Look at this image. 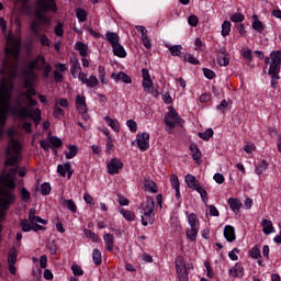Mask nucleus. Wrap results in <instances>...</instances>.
Wrapping results in <instances>:
<instances>
[{"mask_svg": "<svg viewBox=\"0 0 281 281\" xmlns=\"http://www.w3.org/2000/svg\"><path fill=\"white\" fill-rule=\"evenodd\" d=\"M9 115L20 120H27V117H32V110L27 106H22L21 99H15V106L8 105L4 109H0V126L8 124Z\"/></svg>", "mask_w": 281, "mask_h": 281, "instance_id": "obj_1", "label": "nucleus"}, {"mask_svg": "<svg viewBox=\"0 0 281 281\" xmlns=\"http://www.w3.org/2000/svg\"><path fill=\"white\" fill-rule=\"evenodd\" d=\"M36 5L40 10L36 13V19H38L41 23L49 25V20L46 18V15H44L43 12H53V14H56V12H58L56 0H36Z\"/></svg>", "mask_w": 281, "mask_h": 281, "instance_id": "obj_2", "label": "nucleus"}, {"mask_svg": "<svg viewBox=\"0 0 281 281\" xmlns=\"http://www.w3.org/2000/svg\"><path fill=\"white\" fill-rule=\"evenodd\" d=\"M155 200L148 198L146 202L142 203L140 212H142V225L144 227L148 226V223L153 225L155 223Z\"/></svg>", "mask_w": 281, "mask_h": 281, "instance_id": "obj_3", "label": "nucleus"}, {"mask_svg": "<svg viewBox=\"0 0 281 281\" xmlns=\"http://www.w3.org/2000/svg\"><path fill=\"white\" fill-rule=\"evenodd\" d=\"M12 91H14V85L8 82V78L2 77L0 80V109H5L10 105Z\"/></svg>", "mask_w": 281, "mask_h": 281, "instance_id": "obj_4", "label": "nucleus"}, {"mask_svg": "<svg viewBox=\"0 0 281 281\" xmlns=\"http://www.w3.org/2000/svg\"><path fill=\"white\" fill-rule=\"evenodd\" d=\"M183 122L186 121L181 119V116H179V113L177 112V110H175L173 106H169V111L165 115V124L169 128L167 130L169 135H172V132L175 131V126H177V124L178 126H181Z\"/></svg>", "mask_w": 281, "mask_h": 281, "instance_id": "obj_5", "label": "nucleus"}, {"mask_svg": "<svg viewBox=\"0 0 281 281\" xmlns=\"http://www.w3.org/2000/svg\"><path fill=\"white\" fill-rule=\"evenodd\" d=\"M136 144L142 153H146L150 148V134L143 132L136 135Z\"/></svg>", "mask_w": 281, "mask_h": 281, "instance_id": "obj_6", "label": "nucleus"}, {"mask_svg": "<svg viewBox=\"0 0 281 281\" xmlns=\"http://www.w3.org/2000/svg\"><path fill=\"white\" fill-rule=\"evenodd\" d=\"M108 172L109 175H120V171L122 170V168H124V162H122V160L117 159V158H112L108 165Z\"/></svg>", "mask_w": 281, "mask_h": 281, "instance_id": "obj_7", "label": "nucleus"}, {"mask_svg": "<svg viewBox=\"0 0 281 281\" xmlns=\"http://www.w3.org/2000/svg\"><path fill=\"white\" fill-rule=\"evenodd\" d=\"M184 181L190 190H195V192H198L199 188H201V182H199L196 177L193 175L188 173L184 178Z\"/></svg>", "mask_w": 281, "mask_h": 281, "instance_id": "obj_8", "label": "nucleus"}, {"mask_svg": "<svg viewBox=\"0 0 281 281\" xmlns=\"http://www.w3.org/2000/svg\"><path fill=\"white\" fill-rule=\"evenodd\" d=\"M59 203L61 206L66 207V210H69L71 214H76V212H78V205H76L74 199L67 200L65 198H60Z\"/></svg>", "mask_w": 281, "mask_h": 281, "instance_id": "obj_9", "label": "nucleus"}, {"mask_svg": "<svg viewBox=\"0 0 281 281\" xmlns=\"http://www.w3.org/2000/svg\"><path fill=\"white\" fill-rule=\"evenodd\" d=\"M103 240L105 244V248L110 254H113L114 245H115V236L111 233H105L103 235Z\"/></svg>", "mask_w": 281, "mask_h": 281, "instance_id": "obj_10", "label": "nucleus"}, {"mask_svg": "<svg viewBox=\"0 0 281 281\" xmlns=\"http://www.w3.org/2000/svg\"><path fill=\"white\" fill-rule=\"evenodd\" d=\"M70 74L72 76V78H78V74L79 71H82V66H80V60H78L77 57H72L70 58Z\"/></svg>", "mask_w": 281, "mask_h": 281, "instance_id": "obj_11", "label": "nucleus"}, {"mask_svg": "<svg viewBox=\"0 0 281 281\" xmlns=\"http://www.w3.org/2000/svg\"><path fill=\"white\" fill-rule=\"evenodd\" d=\"M29 221L31 225H34L36 223H41L42 225H47V220H44L41 216L36 215V209H30Z\"/></svg>", "mask_w": 281, "mask_h": 281, "instance_id": "obj_12", "label": "nucleus"}, {"mask_svg": "<svg viewBox=\"0 0 281 281\" xmlns=\"http://www.w3.org/2000/svg\"><path fill=\"white\" fill-rule=\"evenodd\" d=\"M224 238L227 243H234L236 240V228L232 225H226L224 228Z\"/></svg>", "mask_w": 281, "mask_h": 281, "instance_id": "obj_13", "label": "nucleus"}, {"mask_svg": "<svg viewBox=\"0 0 281 281\" xmlns=\"http://www.w3.org/2000/svg\"><path fill=\"white\" fill-rule=\"evenodd\" d=\"M232 278H243L245 276V268L240 263H235L228 271Z\"/></svg>", "mask_w": 281, "mask_h": 281, "instance_id": "obj_14", "label": "nucleus"}, {"mask_svg": "<svg viewBox=\"0 0 281 281\" xmlns=\"http://www.w3.org/2000/svg\"><path fill=\"white\" fill-rule=\"evenodd\" d=\"M189 150L192 155L193 161H195V164H201L202 154H201V149L199 148V146L196 144L192 143L189 147Z\"/></svg>", "mask_w": 281, "mask_h": 281, "instance_id": "obj_15", "label": "nucleus"}, {"mask_svg": "<svg viewBox=\"0 0 281 281\" xmlns=\"http://www.w3.org/2000/svg\"><path fill=\"white\" fill-rule=\"evenodd\" d=\"M105 41L111 44V47H115V45L120 44V35H117V33L108 31L105 33Z\"/></svg>", "mask_w": 281, "mask_h": 281, "instance_id": "obj_16", "label": "nucleus"}, {"mask_svg": "<svg viewBox=\"0 0 281 281\" xmlns=\"http://www.w3.org/2000/svg\"><path fill=\"white\" fill-rule=\"evenodd\" d=\"M38 59L43 65V69H44L43 77L44 78H49V74H52L54 68L52 67V65H49L47 63V60L45 59V56L38 55Z\"/></svg>", "mask_w": 281, "mask_h": 281, "instance_id": "obj_17", "label": "nucleus"}, {"mask_svg": "<svg viewBox=\"0 0 281 281\" xmlns=\"http://www.w3.org/2000/svg\"><path fill=\"white\" fill-rule=\"evenodd\" d=\"M228 205L232 212H235V214H238V212H240V207H243V202H240L238 198H229Z\"/></svg>", "mask_w": 281, "mask_h": 281, "instance_id": "obj_18", "label": "nucleus"}, {"mask_svg": "<svg viewBox=\"0 0 281 281\" xmlns=\"http://www.w3.org/2000/svg\"><path fill=\"white\" fill-rule=\"evenodd\" d=\"M112 78H114L115 82H119V80H122L125 85H131L133 82V79H131V76L125 74L124 71H120L119 74H112Z\"/></svg>", "mask_w": 281, "mask_h": 281, "instance_id": "obj_19", "label": "nucleus"}, {"mask_svg": "<svg viewBox=\"0 0 281 281\" xmlns=\"http://www.w3.org/2000/svg\"><path fill=\"white\" fill-rule=\"evenodd\" d=\"M2 201H4L7 205H12L14 201H16V195L10 190H2Z\"/></svg>", "mask_w": 281, "mask_h": 281, "instance_id": "obj_20", "label": "nucleus"}, {"mask_svg": "<svg viewBox=\"0 0 281 281\" xmlns=\"http://www.w3.org/2000/svg\"><path fill=\"white\" fill-rule=\"evenodd\" d=\"M269 168V164L267 160H260L255 165V172L260 177V175H265L267 172V169Z\"/></svg>", "mask_w": 281, "mask_h": 281, "instance_id": "obj_21", "label": "nucleus"}, {"mask_svg": "<svg viewBox=\"0 0 281 281\" xmlns=\"http://www.w3.org/2000/svg\"><path fill=\"white\" fill-rule=\"evenodd\" d=\"M252 30H255V32H258L259 34H262V32H265V24L262 23V21H260V19L256 14L252 15Z\"/></svg>", "mask_w": 281, "mask_h": 281, "instance_id": "obj_22", "label": "nucleus"}, {"mask_svg": "<svg viewBox=\"0 0 281 281\" xmlns=\"http://www.w3.org/2000/svg\"><path fill=\"white\" fill-rule=\"evenodd\" d=\"M262 232L266 234V236H269V234H273L276 232V228L273 227V223L270 220H262Z\"/></svg>", "mask_w": 281, "mask_h": 281, "instance_id": "obj_23", "label": "nucleus"}, {"mask_svg": "<svg viewBox=\"0 0 281 281\" xmlns=\"http://www.w3.org/2000/svg\"><path fill=\"white\" fill-rule=\"evenodd\" d=\"M5 155L8 158L4 160V166H16L19 164V156H12V150L8 149Z\"/></svg>", "mask_w": 281, "mask_h": 281, "instance_id": "obj_24", "label": "nucleus"}, {"mask_svg": "<svg viewBox=\"0 0 281 281\" xmlns=\"http://www.w3.org/2000/svg\"><path fill=\"white\" fill-rule=\"evenodd\" d=\"M104 122L108 126L112 128V131H114L115 133H120V122L117 120L105 116Z\"/></svg>", "mask_w": 281, "mask_h": 281, "instance_id": "obj_25", "label": "nucleus"}, {"mask_svg": "<svg viewBox=\"0 0 281 281\" xmlns=\"http://www.w3.org/2000/svg\"><path fill=\"white\" fill-rule=\"evenodd\" d=\"M75 49H76L77 52H79V54H80V56H81L82 58H87V54H88V52H89V46H87L85 43H82V42H77V43L75 44Z\"/></svg>", "mask_w": 281, "mask_h": 281, "instance_id": "obj_26", "label": "nucleus"}, {"mask_svg": "<svg viewBox=\"0 0 281 281\" xmlns=\"http://www.w3.org/2000/svg\"><path fill=\"white\" fill-rule=\"evenodd\" d=\"M114 56H117V58H126V49H124V46L122 44H116L112 46Z\"/></svg>", "mask_w": 281, "mask_h": 281, "instance_id": "obj_27", "label": "nucleus"}, {"mask_svg": "<svg viewBox=\"0 0 281 281\" xmlns=\"http://www.w3.org/2000/svg\"><path fill=\"white\" fill-rule=\"evenodd\" d=\"M9 72H10V59L4 58L0 64V76H3V78H5V76H8Z\"/></svg>", "mask_w": 281, "mask_h": 281, "instance_id": "obj_28", "label": "nucleus"}, {"mask_svg": "<svg viewBox=\"0 0 281 281\" xmlns=\"http://www.w3.org/2000/svg\"><path fill=\"white\" fill-rule=\"evenodd\" d=\"M166 47L167 49H169L171 56H178L179 58H181V54H183L181 49H183V46L181 45L170 46V44H166Z\"/></svg>", "mask_w": 281, "mask_h": 281, "instance_id": "obj_29", "label": "nucleus"}, {"mask_svg": "<svg viewBox=\"0 0 281 281\" xmlns=\"http://www.w3.org/2000/svg\"><path fill=\"white\" fill-rule=\"evenodd\" d=\"M186 236L189 240H191V243H194L196 240V236H199V228H187Z\"/></svg>", "mask_w": 281, "mask_h": 281, "instance_id": "obj_30", "label": "nucleus"}, {"mask_svg": "<svg viewBox=\"0 0 281 281\" xmlns=\"http://www.w3.org/2000/svg\"><path fill=\"white\" fill-rule=\"evenodd\" d=\"M188 223H189L190 227L200 229L199 216H196V214H194V213L189 214Z\"/></svg>", "mask_w": 281, "mask_h": 281, "instance_id": "obj_31", "label": "nucleus"}, {"mask_svg": "<svg viewBox=\"0 0 281 281\" xmlns=\"http://www.w3.org/2000/svg\"><path fill=\"white\" fill-rule=\"evenodd\" d=\"M144 187L146 188V190H148V192H151L153 194H157V192H159L157 183H155V181L153 180H146L144 182Z\"/></svg>", "mask_w": 281, "mask_h": 281, "instance_id": "obj_32", "label": "nucleus"}, {"mask_svg": "<svg viewBox=\"0 0 281 281\" xmlns=\"http://www.w3.org/2000/svg\"><path fill=\"white\" fill-rule=\"evenodd\" d=\"M92 260H93V263L97 265V267H100V265H102V252L100 251V249L98 248L93 249Z\"/></svg>", "mask_w": 281, "mask_h": 281, "instance_id": "obj_33", "label": "nucleus"}, {"mask_svg": "<svg viewBox=\"0 0 281 281\" xmlns=\"http://www.w3.org/2000/svg\"><path fill=\"white\" fill-rule=\"evenodd\" d=\"M71 168V162H66L64 165H58L57 166V172L60 175V177H67V170H70Z\"/></svg>", "mask_w": 281, "mask_h": 281, "instance_id": "obj_34", "label": "nucleus"}, {"mask_svg": "<svg viewBox=\"0 0 281 281\" xmlns=\"http://www.w3.org/2000/svg\"><path fill=\"white\" fill-rule=\"evenodd\" d=\"M76 105L78 111L87 109V99L80 94L76 97Z\"/></svg>", "mask_w": 281, "mask_h": 281, "instance_id": "obj_35", "label": "nucleus"}, {"mask_svg": "<svg viewBox=\"0 0 281 281\" xmlns=\"http://www.w3.org/2000/svg\"><path fill=\"white\" fill-rule=\"evenodd\" d=\"M198 135L204 142H210V139L214 137V130L207 128L205 132L199 133Z\"/></svg>", "mask_w": 281, "mask_h": 281, "instance_id": "obj_36", "label": "nucleus"}, {"mask_svg": "<svg viewBox=\"0 0 281 281\" xmlns=\"http://www.w3.org/2000/svg\"><path fill=\"white\" fill-rule=\"evenodd\" d=\"M76 16H77L79 23H85V21H87L88 14H87V11L85 9L78 8L76 10Z\"/></svg>", "mask_w": 281, "mask_h": 281, "instance_id": "obj_37", "label": "nucleus"}, {"mask_svg": "<svg viewBox=\"0 0 281 281\" xmlns=\"http://www.w3.org/2000/svg\"><path fill=\"white\" fill-rule=\"evenodd\" d=\"M69 151H66V159H74L78 155V147L76 145L68 146Z\"/></svg>", "mask_w": 281, "mask_h": 281, "instance_id": "obj_38", "label": "nucleus"}, {"mask_svg": "<svg viewBox=\"0 0 281 281\" xmlns=\"http://www.w3.org/2000/svg\"><path fill=\"white\" fill-rule=\"evenodd\" d=\"M229 32H232V22L226 20L222 24V36H229Z\"/></svg>", "mask_w": 281, "mask_h": 281, "instance_id": "obj_39", "label": "nucleus"}, {"mask_svg": "<svg viewBox=\"0 0 281 281\" xmlns=\"http://www.w3.org/2000/svg\"><path fill=\"white\" fill-rule=\"evenodd\" d=\"M249 256H250V258H252L254 260H260V258H262V255L260 254V248H258V246H254V247L249 250Z\"/></svg>", "mask_w": 281, "mask_h": 281, "instance_id": "obj_40", "label": "nucleus"}, {"mask_svg": "<svg viewBox=\"0 0 281 281\" xmlns=\"http://www.w3.org/2000/svg\"><path fill=\"white\" fill-rule=\"evenodd\" d=\"M12 150L15 155H19V153H21V150H23V146H21V142L16 140V139H11L10 140Z\"/></svg>", "mask_w": 281, "mask_h": 281, "instance_id": "obj_41", "label": "nucleus"}, {"mask_svg": "<svg viewBox=\"0 0 281 281\" xmlns=\"http://www.w3.org/2000/svg\"><path fill=\"white\" fill-rule=\"evenodd\" d=\"M217 64L220 67H227L229 65V55H217Z\"/></svg>", "mask_w": 281, "mask_h": 281, "instance_id": "obj_42", "label": "nucleus"}, {"mask_svg": "<svg viewBox=\"0 0 281 281\" xmlns=\"http://www.w3.org/2000/svg\"><path fill=\"white\" fill-rule=\"evenodd\" d=\"M83 234L86 236V238H91L92 243H98V240H100V237L98 236V234H95V232L91 231V229H85Z\"/></svg>", "mask_w": 281, "mask_h": 281, "instance_id": "obj_43", "label": "nucleus"}, {"mask_svg": "<svg viewBox=\"0 0 281 281\" xmlns=\"http://www.w3.org/2000/svg\"><path fill=\"white\" fill-rule=\"evenodd\" d=\"M120 213L122 214L123 218H125V221H135V213L124 209H120Z\"/></svg>", "mask_w": 281, "mask_h": 281, "instance_id": "obj_44", "label": "nucleus"}, {"mask_svg": "<svg viewBox=\"0 0 281 281\" xmlns=\"http://www.w3.org/2000/svg\"><path fill=\"white\" fill-rule=\"evenodd\" d=\"M52 192V184H49V182H44L41 186V194L42 196H47L48 194H50Z\"/></svg>", "mask_w": 281, "mask_h": 281, "instance_id": "obj_45", "label": "nucleus"}, {"mask_svg": "<svg viewBox=\"0 0 281 281\" xmlns=\"http://www.w3.org/2000/svg\"><path fill=\"white\" fill-rule=\"evenodd\" d=\"M53 117H55L56 120H60L61 117H65V110H63L61 108H58V105H55L53 110Z\"/></svg>", "mask_w": 281, "mask_h": 281, "instance_id": "obj_46", "label": "nucleus"}, {"mask_svg": "<svg viewBox=\"0 0 281 281\" xmlns=\"http://www.w3.org/2000/svg\"><path fill=\"white\" fill-rule=\"evenodd\" d=\"M270 57L272 59V64L281 65V50H273L270 54Z\"/></svg>", "mask_w": 281, "mask_h": 281, "instance_id": "obj_47", "label": "nucleus"}, {"mask_svg": "<svg viewBox=\"0 0 281 281\" xmlns=\"http://www.w3.org/2000/svg\"><path fill=\"white\" fill-rule=\"evenodd\" d=\"M87 87L93 89V87H98L100 85V81H98V77L94 75L90 76L88 81H86Z\"/></svg>", "mask_w": 281, "mask_h": 281, "instance_id": "obj_48", "label": "nucleus"}, {"mask_svg": "<svg viewBox=\"0 0 281 281\" xmlns=\"http://www.w3.org/2000/svg\"><path fill=\"white\" fill-rule=\"evenodd\" d=\"M49 144L53 146V148H60L63 146V139L58 138L57 136H52Z\"/></svg>", "mask_w": 281, "mask_h": 281, "instance_id": "obj_49", "label": "nucleus"}, {"mask_svg": "<svg viewBox=\"0 0 281 281\" xmlns=\"http://www.w3.org/2000/svg\"><path fill=\"white\" fill-rule=\"evenodd\" d=\"M25 88L27 89L25 93L26 99L34 98V95H36V89L30 86L29 82L25 83Z\"/></svg>", "mask_w": 281, "mask_h": 281, "instance_id": "obj_50", "label": "nucleus"}, {"mask_svg": "<svg viewBox=\"0 0 281 281\" xmlns=\"http://www.w3.org/2000/svg\"><path fill=\"white\" fill-rule=\"evenodd\" d=\"M241 56L248 63H251V60H254V56L251 55V49H249V48H243L241 49Z\"/></svg>", "mask_w": 281, "mask_h": 281, "instance_id": "obj_51", "label": "nucleus"}, {"mask_svg": "<svg viewBox=\"0 0 281 281\" xmlns=\"http://www.w3.org/2000/svg\"><path fill=\"white\" fill-rule=\"evenodd\" d=\"M37 38H40V43L41 45H43V47H49L50 42H49V37H47V35L45 34H37Z\"/></svg>", "mask_w": 281, "mask_h": 281, "instance_id": "obj_52", "label": "nucleus"}, {"mask_svg": "<svg viewBox=\"0 0 281 281\" xmlns=\"http://www.w3.org/2000/svg\"><path fill=\"white\" fill-rule=\"evenodd\" d=\"M31 120L35 122V124H38L41 122V109L36 108L32 111V116H30Z\"/></svg>", "mask_w": 281, "mask_h": 281, "instance_id": "obj_53", "label": "nucleus"}, {"mask_svg": "<svg viewBox=\"0 0 281 281\" xmlns=\"http://www.w3.org/2000/svg\"><path fill=\"white\" fill-rule=\"evenodd\" d=\"M233 23H243L245 21V15L243 13H235L231 16Z\"/></svg>", "mask_w": 281, "mask_h": 281, "instance_id": "obj_54", "label": "nucleus"}, {"mask_svg": "<svg viewBox=\"0 0 281 281\" xmlns=\"http://www.w3.org/2000/svg\"><path fill=\"white\" fill-rule=\"evenodd\" d=\"M203 74L207 80H214V78H216V72L210 68H203Z\"/></svg>", "mask_w": 281, "mask_h": 281, "instance_id": "obj_55", "label": "nucleus"}, {"mask_svg": "<svg viewBox=\"0 0 281 281\" xmlns=\"http://www.w3.org/2000/svg\"><path fill=\"white\" fill-rule=\"evenodd\" d=\"M196 192L200 194L204 205H207V201H209L207 191H205V189H203V187H201V188H198Z\"/></svg>", "mask_w": 281, "mask_h": 281, "instance_id": "obj_56", "label": "nucleus"}, {"mask_svg": "<svg viewBox=\"0 0 281 281\" xmlns=\"http://www.w3.org/2000/svg\"><path fill=\"white\" fill-rule=\"evenodd\" d=\"M113 142H115V140L112 137L106 138L105 153L108 155H110L111 150H113V148H115V144H113Z\"/></svg>", "mask_w": 281, "mask_h": 281, "instance_id": "obj_57", "label": "nucleus"}, {"mask_svg": "<svg viewBox=\"0 0 281 281\" xmlns=\"http://www.w3.org/2000/svg\"><path fill=\"white\" fill-rule=\"evenodd\" d=\"M20 226L22 228V232H32V224H30V222H27V220H22L20 222Z\"/></svg>", "mask_w": 281, "mask_h": 281, "instance_id": "obj_58", "label": "nucleus"}, {"mask_svg": "<svg viewBox=\"0 0 281 281\" xmlns=\"http://www.w3.org/2000/svg\"><path fill=\"white\" fill-rule=\"evenodd\" d=\"M3 190H9L10 192L14 193V190H16V183L12 179H7L5 183V189Z\"/></svg>", "mask_w": 281, "mask_h": 281, "instance_id": "obj_59", "label": "nucleus"}, {"mask_svg": "<svg viewBox=\"0 0 281 281\" xmlns=\"http://www.w3.org/2000/svg\"><path fill=\"white\" fill-rule=\"evenodd\" d=\"M143 89L147 92L153 89V79H150V77L147 79H143Z\"/></svg>", "mask_w": 281, "mask_h": 281, "instance_id": "obj_60", "label": "nucleus"}, {"mask_svg": "<svg viewBox=\"0 0 281 281\" xmlns=\"http://www.w3.org/2000/svg\"><path fill=\"white\" fill-rule=\"evenodd\" d=\"M32 194L30 193V191H27V189L22 188L21 190V199L22 201H24V203H27V201H30Z\"/></svg>", "mask_w": 281, "mask_h": 281, "instance_id": "obj_61", "label": "nucleus"}, {"mask_svg": "<svg viewBox=\"0 0 281 281\" xmlns=\"http://www.w3.org/2000/svg\"><path fill=\"white\" fill-rule=\"evenodd\" d=\"M71 271H72L74 276H85V271L82 270V267H80L78 265H72Z\"/></svg>", "mask_w": 281, "mask_h": 281, "instance_id": "obj_62", "label": "nucleus"}, {"mask_svg": "<svg viewBox=\"0 0 281 281\" xmlns=\"http://www.w3.org/2000/svg\"><path fill=\"white\" fill-rule=\"evenodd\" d=\"M126 126L127 128H130L131 133H137V122L133 120H128L126 122Z\"/></svg>", "mask_w": 281, "mask_h": 281, "instance_id": "obj_63", "label": "nucleus"}, {"mask_svg": "<svg viewBox=\"0 0 281 281\" xmlns=\"http://www.w3.org/2000/svg\"><path fill=\"white\" fill-rule=\"evenodd\" d=\"M280 67H281V64L271 63L268 74H280Z\"/></svg>", "mask_w": 281, "mask_h": 281, "instance_id": "obj_64", "label": "nucleus"}]
</instances>
